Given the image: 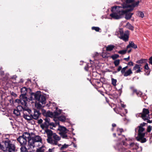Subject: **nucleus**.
<instances>
[{"label":"nucleus","instance_id":"nucleus-1","mask_svg":"<svg viewBox=\"0 0 152 152\" xmlns=\"http://www.w3.org/2000/svg\"><path fill=\"white\" fill-rule=\"evenodd\" d=\"M123 2L122 7L116 6L112 8V13L110 14V16L113 18L118 19L121 18L122 15L126 13L125 18L129 19L133 14L132 13L127 12L133 10L134 7H137L139 3L138 1L134 3V0H121Z\"/></svg>","mask_w":152,"mask_h":152},{"label":"nucleus","instance_id":"nucleus-2","mask_svg":"<svg viewBox=\"0 0 152 152\" xmlns=\"http://www.w3.org/2000/svg\"><path fill=\"white\" fill-rule=\"evenodd\" d=\"M42 138L39 136H36L29 138L28 141V149L29 152H33L35 148L42 145Z\"/></svg>","mask_w":152,"mask_h":152},{"label":"nucleus","instance_id":"nucleus-3","mask_svg":"<svg viewBox=\"0 0 152 152\" xmlns=\"http://www.w3.org/2000/svg\"><path fill=\"white\" fill-rule=\"evenodd\" d=\"M45 132L47 135V141L48 142L54 145H58V141L61 140L60 137L56 133H53L52 131L49 129L45 130Z\"/></svg>","mask_w":152,"mask_h":152},{"label":"nucleus","instance_id":"nucleus-4","mask_svg":"<svg viewBox=\"0 0 152 152\" xmlns=\"http://www.w3.org/2000/svg\"><path fill=\"white\" fill-rule=\"evenodd\" d=\"M23 118L27 120H30L33 119L37 120L39 118L41 113L39 111L34 110V113H31V110L26 108L24 110L23 113Z\"/></svg>","mask_w":152,"mask_h":152},{"label":"nucleus","instance_id":"nucleus-5","mask_svg":"<svg viewBox=\"0 0 152 152\" xmlns=\"http://www.w3.org/2000/svg\"><path fill=\"white\" fill-rule=\"evenodd\" d=\"M34 97L35 99L38 102V103L35 104L36 107L38 109H40L42 105L40 103H41L42 104H45L46 103L45 96L43 95L36 93L34 94Z\"/></svg>","mask_w":152,"mask_h":152},{"label":"nucleus","instance_id":"nucleus-6","mask_svg":"<svg viewBox=\"0 0 152 152\" xmlns=\"http://www.w3.org/2000/svg\"><path fill=\"white\" fill-rule=\"evenodd\" d=\"M31 138L30 134L27 132H24L22 136H19L17 139L21 146L26 145L27 140H28Z\"/></svg>","mask_w":152,"mask_h":152},{"label":"nucleus","instance_id":"nucleus-7","mask_svg":"<svg viewBox=\"0 0 152 152\" xmlns=\"http://www.w3.org/2000/svg\"><path fill=\"white\" fill-rule=\"evenodd\" d=\"M117 33L120 34V36L119 37L121 39H122L125 42L128 41L129 40V31L128 30L126 31L124 33L123 29H120L119 30L118 32H116L115 33L116 35Z\"/></svg>","mask_w":152,"mask_h":152},{"label":"nucleus","instance_id":"nucleus-8","mask_svg":"<svg viewBox=\"0 0 152 152\" xmlns=\"http://www.w3.org/2000/svg\"><path fill=\"white\" fill-rule=\"evenodd\" d=\"M149 111L148 109L144 108L143 109L142 112L141 113L137 114L136 116H140L144 120H146L150 119L149 115Z\"/></svg>","mask_w":152,"mask_h":152},{"label":"nucleus","instance_id":"nucleus-9","mask_svg":"<svg viewBox=\"0 0 152 152\" xmlns=\"http://www.w3.org/2000/svg\"><path fill=\"white\" fill-rule=\"evenodd\" d=\"M128 67V66H126L123 68H122L121 72L122 74H123L124 76H127L132 73L131 69H129L126 71V70Z\"/></svg>","mask_w":152,"mask_h":152},{"label":"nucleus","instance_id":"nucleus-10","mask_svg":"<svg viewBox=\"0 0 152 152\" xmlns=\"http://www.w3.org/2000/svg\"><path fill=\"white\" fill-rule=\"evenodd\" d=\"M45 121V122L41 125V127L43 128H48L50 126V119L49 118L46 117L44 119Z\"/></svg>","mask_w":152,"mask_h":152},{"label":"nucleus","instance_id":"nucleus-11","mask_svg":"<svg viewBox=\"0 0 152 152\" xmlns=\"http://www.w3.org/2000/svg\"><path fill=\"white\" fill-rule=\"evenodd\" d=\"M59 115V113L57 112H54L53 113L50 112L49 111L47 112L45 115L46 117L56 118Z\"/></svg>","mask_w":152,"mask_h":152},{"label":"nucleus","instance_id":"nucleus-12","mask_svg":"<svg viewBox=\"0 0 152 152\" xmlns=\"http://www.w3.org/2000/svg\"><path fill=\"white\" fill-rule=\"evenodd\" d=\"M141 64H136L133 69V70L135 71V73H138L142 72V68H141Z\"/></svg>","mask_w":152,"mask_h":152},{"label":"nucleus","instance_id":"nucleus-13","mask_svg":"<svg viewBox=\"0 0 152 152\" xmlns=\"http://www.w3.org/2000/svg\"><path fill=\"white\" fill-rule=\"evenodd\" d=\"M40 147H39V148H37V147L35 148V150L36 149L37 152H48L46 151V148L43 145H41Z\"/></svg>","mask_w":152,"mask_h":152},{"label":"nucleus","instance_id":"nucleus-14","mask_svg":"<svg viewBox=\"0 0 152 152\" xmlns=\"http://www.w3.org/2000/svg\"><path fill=\"white\" fill-rule=\"evenodd\" d=\"M145 135L144 134H141L140 136H138V137L137 138V140L142 143H144L146 142V139L145 138H144Z\"/></svg>","mask_w":152,"mask_h":152},{"label":"nucleus","instance_id":"nucleus-15","mask_svg":"<svg viewBox=\"0 0 152 152\" xmlns=\"http://www.w3.org/2000/svg\"><path fill=\"white\" fill-rule=\"evenodd\" d=\"M130 47H131L134 49H136L137 48V45L136 44H135L134 42L132 41L129 42V44L126 47V49H128Z\"/></svg>","mask_w":152,"mask_h":152},{"label":"nucleus","instance_id":"nucleus-16","mask_svg":"<svg viewBox=\"0 0 152 152\" xmlns=\"http://www.w3.org/2000/svg\"><path fill=\"white\" fill-rule=\"evenodd\" d=\"M28 90H30V88H27L25 87L22 88L21 89V95H26Z\"/></svg>","mask_w":152,"mask_h":152},{"label":"nucleus","instance_id":"nucleus-17","mask_svg":"<svg viewBox=\"0 0 152 152\" xmlns=\"http://www.w3.org/2000/svg\"><path fill=\"white\" fill-rule=\"evenodd\" d=\"M122 143H119L117 145L116 148L119 151L121 152H124L125 151V148L123 147Z\"/></svg>","mask_w":152,"mask_h":152},{"label":"nucleus","instance_id":"nucleus-18","mask_svg":"<svg viewBox=\"0 0 152 152\" xmlns=\"http://www.w3.org/2000/svg\"><path fill=\"white\" fill-rule=\"evenodd\" d=\"M58 130L60 131V133H67L68 130L64 127L60 126L58 129Z\"/></svg>","mask_w":152,"mask_h":152},{"label":"nucleus","instance_id":"nucleus-19","mask_svg":"<svg viewBox=\"0 0 152 152\" xmlns=\"http://www.w3.org/2000/svg\"><path fill=\"white\" fill-rule=\"evenodd\" d=\"M139 127V129L138 130V136H140L141 134L145 135V133L143 132L145 130V129L140 126Z\"/></svg>","mask_w":152,"mask_h":152},{"label":"nucleus","instance_id":"nucleus-20","mask_svg":"<svg viewBox=\"0 0 152 152\" xmlns=\"http://www.w3.org/2000/svg\"><path fill=\"white\" fill-rule=\"evenodd\" d=\"M115 47V46L113 45H108L106 47V50L107 51H111L113 50Z\"/></svg>","mask_w":152,"mask_h":152},{"label":"nucleus","instance_id":"nucleus-21","mask_svg":"<svg viewBox=\"0 0 152 152\" xmlns=\"http://www.w3.org/2000/svg\"><path fill=\"white\" fill-rule=\"evenodd\" d=\"M144 69H145V71L147 73V75H148L150 73V69L147 64L144 66Z\"/></svg>","mask_w":152,"mask_h":152},{"label":"nucleus","instance_id":"nucleus-22","mask_svg":"<svg viewBox=\"0 0 152 152\" xmlns=\"http://www.w3.org/2000/svg\"><path fill=\"white\" fill-rule=\"evenodd\" d=\"M130 146V147H132L133 149H137L138 148L137 145L134 142L131 143Z\"/></svg>","mask_w":152,"mask_h":152},{"label":"nucleus","instance_id":"nucleus-23","mask_svg":"<svg viewBox=\"0 0 152 152\" xmlns=\"http://www.w3.org/2000/svg\"><path fill=\"white\" fill-rule=\"evenodd\" d=\"M20 98L25 101V102H27L28 101V98L26 95H20Z\"/></svg>","mask_w":152,"mask_h":152},{"label":"nucleus","instance_id":"nucleus-24","mask_svg":"<svg viewBox=\"0 0 152 152\" xmlns=\"http://www.w3.org/2000/svg\"><path fill=\"white\" fill-rule=\"evenodd\" d=\"M126 27L129 29L133 31L134 30V27L132 26L129 23H128L126 24Z\"/></svg>","mask_w":152,"mask_h":152},{"label":"nucleus","instance_id":"nucleus-25","mask_svg":"<svg viewBox=\"0 0 152 152\" xmlns=\"http://www.w3.org/2000/svg\"><path fill=\"white\" fill-rule=\"evenodd\" d=\"M58 119L59 121L63 122L66 120V117L64 116H60L58 118Z\"/></svg>","mask_w":152,"mask_h":152},{"label":"nucleus","instance_id":"nucleus-26","mask_svg":"<svg viewBox=\"0 0 152 152\" xmlns=\"http://www.w3.org/2000/svg\"><path fill=\"white\" fill-rule=\"evenodd\" d=\"M13 113L16 116H19L20 115V111L17 109L14 110L13 111Z\"/></svg>","mask_w":152,"mask_h":152},{"label":"nucleus","instance_id":"nucleus-27","mask_svg":"<svg viewBox=\"0 0 152 152\" xmlns=\"http://www.w3.org/2000/svg\"><path fill=\"white\" fill-rule=\"evenodd\" d=\"M112 84L114 86H115L116 84L117 80L113 78L111 79Z\"/></svg>","mask_w":152,"mask_h":152},{"label":"nucleus","instance_id":"nucleus-28","mask_svg":"<svg viewBox=\"0 0 152 152\" xmlns=\"http://www.w3.org/2000/svg\"><path fill=\"white\" fill-rule=\"evenodd\" d=\"M127 50V49L124 50H121L118 51V53L121 54H124L126 53Z\"/></svg>","mask_w":152,"mask_h":152},{"label":"nucleus","instance_id":"nucleus-29","mask_svg":"<svg viewBox=\"0 0 152 152\" xmlns=\"http://www.w3.org/2000/svg\"><path fill=\"white\" fill-rule=\"evenodd\" d=\"M20 104H21L22 106H26L27 102H25L23 100L20 99Z\"/></svg>","mask_w":152,"mask_h":152},{"label":"nucleus","instance_id":"nucleus-30","mask_svg":"<svg viewBox=\"0 0 152 152\" xmlns=\"http://www.w3.org/2000/svg\"><path fill=\"white\" fill-rule=\"evenodd\" d=\"M119 57V55L118 54H115L111 56V58L113 60H114Z\"/></svg>","mask_w":152,"mask_h":152},{"label":"nucleus","instance_id":"nucleus-31","mask_svg":"<svg viewBox=\"0 0 152 152\" xmlns=\"http://www.w3.org/2000/svg\"><path fill=\"white\" fill-rule=\"evenodd\" d=\"M120 62V61L119 60H116L114 61V64L115 66H117L119 64Z\"/></svg>","mask_w":152,"mask_h":152},{"label":"nucleus","instance_id":"nucleus-32","mask_svg":"<svg viewBox=\"0 0 152 152\" xmlns=\"http://www.w3.org/2000/svg\"><path fill=\"white\" fill-rule=\"evenodd\" d=\"M67 133H60L61 136L64 138H66L67 137V135L66 134Z\"/></svg>","mask_w":152,"mask_h":152},{"label":"nucleus","instance_id":"nucleus-33","mask_svg":"<svg viewBox=\"0 0 152 152\" xmlns=\"http://www.w3.org/2000/svg\"><path fill=\"white\" fill-rule=\"evenodd\" d=\"M138 15L139 17L142 18L144 17V13L141 11H138Z\"/></svg>","mask_w":152,"mask_h":152},{"label":"nucleus","instance_id":"nucleus-34","mask_svg":"<svg viewBox=\"0 0 152 152\" xmlns=\"http://www.w3.org/2000/svg\"><path fill=\"white\" fill-rule=\"evenodd\" d=\"M69 145L66 144H64L61 148V150H62L64 148H67L68 146Z\"/></svg>","mask_w":152,"mask_h":152},{"label":"nucleus","instance_id":"nucleus-35","mask_svg":"<svg viewBox=\"0 0 152 152\" xmlns=\"http://www.w3.org/2000/svg\"><path fill=\"white\" fill-rule=\"evenodd\" d=\"M92 29L95 30L96 31H99L100 28L97 27H92Z\"/></svg>","mask_w":152,"mask_h":152},{"label":"nucleus","instance_id":"nucleus-36","mask_svg":"<svg viewBox=\"0 0 152 152\" xmlns=\"http://www.w3.org/2000/svg\"><path fill=\"white\" fill-rule=\"evenodd\" d=\"M145 60L144 59H141L138 60L137 61V63L138 64H142L145 63Z\"/></svg>","mask_w":152,"mask_h":152},{"label":"nucleus","instance_id":"nucleus-37","mask_svg":"<svg viewBox=\"0 0 152 152\" xmlns=\"http://www.w3.org/2000/svg\"><path fill=\"white\" fill-rule=\"evenodd\" d=\"M130 88L133 93L137 92V90L135 89L134 87H131Z\"/></svg>","mask_w":152,"mask_h":152},{"label":"nucleus","instance_id":"nucleus-38","mask_svg":"<svg viewBox=\"0 0 152 152\" xmlns=\"http://www.w3.org/2000/svg\"><path fill=\"white\" fill-rule=\"evenodd\" d=\"M23 109V107L22 106L19 105L18 106L17 108V110H18L20 111V112Z\"/></svg>","mask_w":152,"mask_h":152},{"label":"nucleus","instance_id":"nucleus-39","mask_svg":"<svg viewBox=\"0 0 152 152\" xmlns=\"http://www.w3.org/2000/svg\"><path fill=\"white\" fill-rule=\"evenodd\" d=\"M50 126H52L53 127H55L56 126V125L53 122H51L50 121Z\"/></svg>","mask_w":152,"mask_h":152},{"label":"nucleus","instance_id":"nucleus-40","mask_svg":"<svg viewBox=\"0 0 152 152\" xmlns=\"http://www.w3.org/2000/svg\"><path fill=\"white\" fill-rule=\"evenodd\" d=\"M151 130V127L150 126H148V128L147 129V131L148 132H150Z\"/></svg>","mask_w":152,"mask_h":152},{"label":"nucleus","instance_id":"nucleus-41","mask_svg":"<svg viewBox=\"0 0 152 152\" xmlns=\"http://www.w3.org/2000/svg\"><path fill=\"white\" fill-rule=\"evenodd\" d=\"M54 148H53L51 149L50 148L48 150V152H53L54 151Z\"/></svg>","mask_w":152,"mask_h":152},{"label":"nucleus","instance_id":"nucleus-42","mask_svg":"<svg viewBox=\"0 0 152 152\" xmlns=\"http://www.w3.org/2000/svg\"><path fill=\"white\" fill-rule=\"evenodd\" d=\"M122 69V67L121 66H118V68L117 69V72H119L120 70L121 71Z\"/></svg>","mask_w":152,"mask_h":152},{"label":"nucleus","instance_id":"nucleus-43","mask_svg":"<svg viewBox=\"0 0 152 152\" xmlns=\"http://www.w3.org/2000/svg\"><path fill=\"white\" fill-rule=\"evenodd\" d=\"M136 93L137 95L138 96L141 95L142 94L141 92L140 91H137V92H136Z\"/></svg>","mask_w":152,"mask_h":152},{"label":"nucleus","instance_id":"nucleus-44","mask_svg":"<svg viewBox=\"0 0 152 152\" xmlns=\"http://www.w3.org/2000/svg\"><path fill=\"white\" fill-rule=\"evenodd\" d=\"M15 102L18 103L19 104H20V99H16L15 101Z\"/></svg>","mask_w":152,"mask_h":152},{"label":"nucleus","instance_id":"nucleus-45","mask_svg":"<svg viewBox=\"0 0 152 152\" xmlns=\"http://www.w3.org/2000/svg\"><path fill=\"white\" fill-rule=\"evenodd\" d=\"M128 65L131 66H133V63L132 61H130L128 63Z\"/></svg>","mask_w":152,"mask_h":152},{"label":"nucleus","instance_id":"nucleus-46","mask_svg":"<svg viewBox=\"0 0 152 152\" xmlns=\"http://www.w3.org/2000/svg\"><path fill=\"white\" fill-rule=\"evenodd\" d=\"M43 120L42 119H40L38 121V122L39 124H41L42 123Z\"/></svg>","mask_w":152,"mask_h":152},{"label":"nucleus","instance_id":"nucleus-47","mask_svg":"<svg viewBox=\"0 0 152 152\" xmlns=\"http://www.w3.org/2000/svg\"><path fill=\"white\" fill-rule=\"evenodd\" d=\"M130 57L129 56L127 58H124V60H125L126 61H128Z\"/></svg>","mask_w":152,"mask_h":152},{"label":"nucleus","instance_id":"nucleus-48","mask_svg":"<svg viewBox=\"0 0 152 152\" xmlns=\"http://www.w3.org/2000/svg\"><path fill=\"white\" fill-rule=\"evenodd\" d=\"M123 143V145H125V146H126L127 145V144L126 143V142L125 141H123L121 143Z\"/></svg>","mask_w":152,"mask_h":152},{"label":"nucleus","instance_id":"nucleus-49","mask_svg":"<svg viewBox=\"0 0 152 152\" xmlns=\"http://www.w3.org/2000/svg\"><path fill=\"white\" fill-rule=\"evenodd\" d=\"M147 120H148V121H147L148 123H152V120L151 121L149 120V119Z\"/></svg>","mask_w":152,"mask_h":152},{"label":"nucleus","instance_id":"nucleus-50","mask_svg":"<svg viewBox=\"0 0 152 152\" xmlns=\"http://www.w3.org/2000/svg\"><path fill=\"white\" fill-rule=\"evenodd\" d=\"M118 131H119L120 132H121L123 131V129H117Z\"/></svg>","mask_w":152,"mask_h":152},{"label":"nucleus","instance_id":"nucleus-51","mask_svg":"<svg viewBox=\"0 0 152 152\" xmlns=\"http://www.w3.org/2000/svg\"><path fill=\"white\" fill-rule=\"evenodd\" d=\"M112 126L113 127H115L116 126V124H115L113 123L112 124Z\"/></svg>","mask_w":152,"mask_h":152},{"label":"nucleus","instance_id":"nucleus-52","mask_svg":"<svg viewBox=\"0 0 152 152\" xmlns=\"http://www.w3.org/2000/svg\"><path fill=\"white\" fill-rule=\"evenodd\" d=\"M0 73L1 75H3L4 74V72L3 71H1Z\"/></svg>","mask_w":152,"mask_h":152},{"label":"nucleus","instance_id":"nucleus-53","mask_svg":"<svg viewBox=\"0 0 152 152\" xmlns=\"http://www.w3.org/2000/svg\"><path fill=\"white\" fill-rule=\"evenodd\" d=\"M58 112V113H59V115H60L61 112V110H58V112Z\"/></svg>","mask_w":152,"mask_h":152},{"label":"nucleus","instance_id":"nucleus-54","mask_svg":"<svg viewBox=\"0 0 152 152\" xmlns=\"http://www.w3.org/2000/svg\"><path fill=\"white\" fill-rule=\"evenodd\" d=\"M118 91H119V92H120V94H121V92H122V90H121V89H119L118 90Z\"/></svg>","mask_w":152,"mask_h":152},{"label":"nucleus","instance_id":"nucleus-55","mask_svg":"<svg viewBox=\"0 0 152 152\" xmlns=\"http://www.w3.org/2000/svg\"><path fill=\"white\" fill-rule=\"evenodd\" d=\"M131 49H130L129 50H128V53H130L131 52Z\"/></svg>","mask_w":152,"mask_h":152},{"label":"nucleus","instance_id":"nucleus-56","mask_svg":"<svg viewBox=\"0 0 152 152\" xmlns=\"http://www.w3.org/2000/svg\"><path fill=\"white\" fill-rule=\"evenodd\" d=\"M73 146H74V147H75V148L76 147H77L76 145L75 144H73Z\"/></svg>","mask_w":152,"mask_h":152},{"label":"nucleus","instance_id":"nucleus-57","mask_svg":"<svg viewBox=\"0 0 152 152\" xmlns=\"http://www.w3.org/2000/svg\"><path fill=\"white\" fill-rule=\"evenodd\" d=\"M50 104H47V106L48 107H50Z\"/></svg>","mask_w":152,"mask_h":152},{"label":"nucleus","instance_id":"nucleus-58","mask_svg":"<svg viewBox=\"0 0 152 152\" xmlns=\"http://www.w3.org/2000/svg\"><path fill=\"white\" fill-rule=\"evenodd\" d=\"M113 136H114V137H116V134H115V133H114V134H113Z\"/></svg>","mask_w":152,"mask_h":152},{"label":"nucleus","instance_id":"nucleus-59","mask_svg":"<svg viewBox=\"0 0 152 152\" xmlns=\"http://www.w3.org/2000/svg\"><path fill=\"white\" fill-rule=\"evenodd\" d=\"M59 147L61 145V144H59L58 143V145H57Z\"/></svg>","mask_w":152,"mask_h":152},{"label":"nucleus","instance_id":"nucleus-60","mask_svg":"<svg viewBox=\"0 0 152 152\" xmlns=\"http://www.w3.org/2000/svg\"><path fill=\"white\" fill-rule=\"evenodd\" d=\"M16 77H16V76H13V77H12V78H15H15H16Z\"/></svg>","mask_w":152,"mask_h":152},{"label":"nucleus","instance_id":"nucleus-61","mask_svg":"<svg viewBox=\"0 0 152 152\" xmlns=\"http://www.w3.org/2000/svg\"><path fill=\"white\" fill-rule=\"evenodd\" d=\"M122 107H125V106L124 105L123 106H122Z\"/></svg>","mask_w":152,"mask_h":152}]
</instances>
